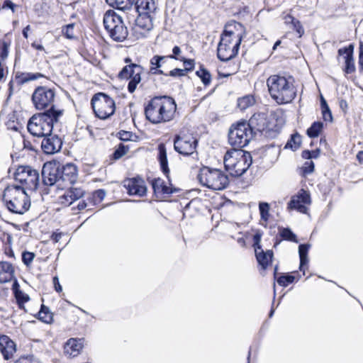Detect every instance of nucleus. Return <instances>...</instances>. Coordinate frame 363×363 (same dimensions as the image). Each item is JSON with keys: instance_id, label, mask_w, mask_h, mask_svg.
Instances as JSON below:
<instances>
[{"instance_id": "1", "label": "nucleus", "mask_w": 363, "mask_h": 363, "mask_svg": "<svg viewBox=\"0 0 363 363\" xmlns=\"http://www.w3.org/2000/svg\"><path fill=\"white\" fill-rule=\"evenodd\" d=\"M244 35L245 28L241 23L232 21L226 24L218 45V57L224 62L235 57Z\"/></svg>"}, {"instance_id": "2", "label": "nucleus", "mask_w": 363, "mask_h": 363, "mask_svg": "<svg viewBox=\"0 0 363 363\" xmlns=\"http://www.w3.org/2000/svg\"><path fill=\"white\" fill-rule=\"evenodd\" d=\"M177 110L174 100L169 96L152 99L145 108L146 118L152 123H160L173 119Z\"/></svg>"}, {"instance_id": "3", "label": "nucleus", "mask_w": 363, "mask_h": 363, "mask_svg": "<svg viewBox=\"0 0 363 363\" xmlns=\"http://www.w3.org/2000/svg\"><path fill=\"white\" fill-rule=\"evenodd\" d=\"M267 85L271 97L279 104L290 103L296 96L292 77L272 75L267 79Z\"/></svg>"}, {"instance_id": "4", "label": "nucleus", "mask_w": 363, "mask_h": 363, "mask_svg": "<svg viewBox=\"0 0 363 363\" xmlns=\"http://www.w3.org/2000/svg\"><path fill=\"white\" fill-rule=\"evenodd\" d=\"M62 116V111L52 108L43 113L35 114L28 123V130L34 136H47L57 125Z\"/></svg>"}, {"instance_id": "5", "label": "nucleus", "mask_w": 363, "mask_h": 363, "mask_svg": "<svg viewBox=\"0 0 363 363\" xmlns=\"http://www.w3.org/2000/svg\"><path fill=\"white\" fill-rule=\"evenodd\" d=\"M3 200L8 210L16 214H23L30 206L24 187L18 185L7 186L4 191Z\"/></svg>"}, {"instance_id": "6", "label": "nucleus", "mask_w": 363, "mask_h": 363, "mask_svg": "<svg viewBox=\"0 0 363 363\" xmlns=\"http://www.w3.org/2000/svg\"><path fill=\"white\" fill-rule=\"evenodd\" d=\"M224 165L226 171L233 177L242 175L252 164L250 152L241 149L228 150L224 156Z\"/></svg>"}, {"instance_id": "7", "label": "nucleus", "mask_w": 363, "mask_h": 363, "mask_svg": "<svg viewBox=\"0 0 363 363\" xmlns=\"http://www.w3.org/2000/svg\"><path fill=\"white\" fill-rule=\"evenodd\" d=\"M201 184L213 190H223L229 183L228 177L221 170L203 167L198 174Z\"/></svg>"}, {"instance_id": "8", "label": "nucleus", "mask_w": 363, "mask_h": 363, "mask_svg": "<svg viewBox=\"0 0 363 363\" xmlns=\"http://www.w3.org/2000/svg\"><path fill=\"white\" fill-rule=\"evenodd\" d=\"M104 24L110 37L115 41L122 42L128 36V29L121 16L113 11H108L104 16Z\"/></svg>"}, {"instance_id": "9", "label": "nucleus", "mask_w": 363, "mask_h": 363, "mask_svg": "<svg viewBox=\"0 0 363 363\" xmlns=\"http://www.w3.org/2000/svg\"><path fill=\"white\" fill-rule=\"evenodd\" d=\"M247 124L250 125L253 133L259 132L266 138H274L279 133V128L273 121L269 120L266 113H255L250 118Z\"/></svg>"}, {"instance_id": "10", "label": "nucleus", "mask_w": 363, "mask_h": 363, "mask_svg": "<svg viewBox=\"0 0 363 363\" xmlns=\"http://www.w3.org/2000/svg\"><path fill=\"white\" fill-rule=\"evenodd\" d=\"M253 132L250 125L246 121L232 125L228 133V142L230 145L239 149L248 145L252 138Z\"/></svg>"}, {"instance_id": "11", "label": "nucleus", "mask_w": 363, "mask_h": 363, "mask_svg": "<svg viewBox=\"0 0 363 363\" xmlns=\"http://www.w3.org/2000/svg\"><path fill=\"white\" fill-rule=\"evenodd\" d=\"M91 106L96 116L101 119L109 118L114 113L116 109L113 99L101 92L93 96Z\"/></svg>"}, {"instance_id": "12", "label": "nucleus", "mask_w": 363, "mask_h": 363, "mask_svg": "<svg viewBox=\"0 0 363 363\" xmlns=\"http://www.w3.org/2000/svg\"><path fill=\"white\" fill-rule=\"evenodd\" d=\"M14 178L16 182H20L24 187L28 190H36L39 184V173L37 170L30 166H20L17 168Z\"/></svg>"}, {"instance_id": "13", "label": "nucleus", "mask_w": 363, "mask_h": 363, "mask_svg": "<svg viewBox=\"0 0 363 363\" xmlns=\"http://www.w3.org/2000/svg\"><path fill=\"white\" fill-rule=\"evenodd\" d=\"M134 9L138 12L139 17L136 20L137 25L150 30L151 27V14L156 10L154 0H135Z\"/></svg>"}, {"instance_id": "14", "label": "nucleus", "mask_w": 363, "mask_h": 363, "mask_svg": "<svg viewBox=\"0 0 363 363\" xmlns=\"http://www.w3.org/2000/svg\"><path fill=\"white\" fill-rule=\"evenodd\" d=\"M55 93L53 89L47 86L37 87L32 95V101L36 109L43 110L46 108H55L53 102Z\"/></svg>"}, {"instance_id": "15", "label": "nucleus", "mask_w": 363, "mask_h": 363, "mask_svg": "<svg viewBox=\"0 0 363 363\" xmlns=\"http://www.w3.org/2000/svg\"><path fill=\"white\" fill-rule=\"evenodd\" d=\"M43 183L40 186L43 194H48L57 189L55 184L59 180V171L52 163H45L42 169Z\"/></svg>"}, {"instance_id": "16", "label": "nucleus", "mask_w": 363, "mask_h": 363, "mask_svg": "<svg viewBox=\"0 0 363 363\" xmlns=\"http://www.w3.org/2000/svg\"><path fill=\"white\" fill-rule=\"evenodd\" d=\"M143 67L136 64H131L125 66L120 72L119 76L123 79H130L128 85V90L130 93H133L136 89L137 85L141 81V74Z\"/></svg>"}, {"instance_id": "17", "label": "nucleus", "mask_w": 363, "mask_h": 363, "mask_svg": "<svg viewBox=\"0 0 363 363\" xmlns=\"http://www.w3.org/2000/svg\"><path fill=\"white\" fill-rule=\"evenodd\" d=\"M311 203V196L308 192L301 189L296 195L293 196L288 203L289 210H296L301 213H306L308 208L306 205Z\"/></svg>"}, {"instance_id": "18", "label": "nucleus", "mask_w": 363, "mask_h": 363, "mask_svg": "<svg viewBox=\"0 0 363 363\" xmlns=\"http://www.w3.org/2000/svg\"><path fill=\"white\" fill-rule=\"evenodd\" d=\"M197 140L191 135H178L174 140V150L179 154L189 155L192 154L196 147Z\"/></svg>"}, {"instance_id": "19", "label": "nucleus", "mask_w": 363, "mask_h": 363, "mask_svg": "<svg viewBox=\"0 0 363 363\" xmlns=\"http://www.w3.org/2000/svg\"><path fill=\"white\" fill-rule=\"evenodd\" d=\"M123 186L129 195L143 196L146 194L147 187L141 178H129L123 181Z\"/></svg>"}, {"instance_id": "20", "label": "nucleus", "mask_w": 363, "mask_h": 363, "mask_svg": "<svg viewBox=\"0 0 363 363\" xmlns=\"http://www.w3.org/2000/svg\"><path fill=\"white\" fill-rule=\"evenodd\" d=\"M62 145V142L60 138L55 134L50 133L47 136H44L41 143V147L45 154L52 155L59 152Z\"/></svg>"}, {"instance_id": "21", "label": "nucleus", "mask_w": 363, "mask_h": 363, "mask_svg": "<svg viewBox=\"0 0 363 363\" xmlns=\"http://www.w3.org/2000/svg\"><path fill=\"white\" fill-rule=\"evenodd\" d=\"M84 191L79 187H70L63 195L59 197V202L64 206H69L76 200L82 198Z\"/></svg>"}, {"instance_id": "22", "label": "nucleus", "mask_w": 363, "mask_h": 363, "mask_svg": "<svg viewBox=\"0 0 363 363\" xmlns=\"http://www.w3.org/2000/svg\"><path fill=\"white\" fill-rule=\"evenodd\" d=\"M44 77V75L41 73H32V72H17L15 74L13 80L10 82V89H12L13 84L16 83L17 85H23L30 81H35L40 78Z\"/></svg>"}, {"instance_id": "23", "label": "nucleus", "mask_w": 363, "mask_h": 363, "mask_svg": "<svg viewBox=\"0 0 363 363\" xmlns=\"http://www.w3.org/2000/svg\"><path fill=\"white\" fill-rule=\"evenodd\" d=\"M0 351L5 359H9L16 352V345L8 336L0 335Z\"/></svg>"}, {"instance_id": "24", "label": "nucleus", "mask_w": 363, "mask_h": 363, "mask_svg": "<svg viewBox=\"0 0 363 363\" xmlns=\"http://www.w3.org/2000/svg\"><path fill=\"white\" fill-rule=\"evenodd\" d=\"M169 60V57L167 56H161V55H154L150 61V71L153 74H166V72L162 67Z\"/></svg>"}, {"instance_id": "25", "label": "nucleus", "mask_w": 363, "mask_h": 363, "mask_svg": "<svg viewBox=\"0 0 363 363\" xmlns=\"http://www.w3.org/2000/svg\"><path fill=\"white\" fill-rule=\"evenodd\" d=\"M83 347L82 340L70 338L64 346V352L68 357L77 356Z\"/></svg>"}, {"instance_id": "26", "label": "nucleus", "mask_w": 363, "mask_h": 363, "mask_svg": "<svg viewBox=\"0 0 363 363\" xmlns=\"http://www.w3.org/2000/svg\"><path fill=\"white\" fill-rule=\"evenodd\" d=\"M340 55H343L345 63V72L347 73H352L355 70L354 60L352 57L353 46L350 45L348 47L341 48L338 50Z\"/></svg>"}, {"instance_id": "27", "label": "nucleus", "mask_w": 363, "mask_h": 363, "mask_svg": "<svg viewBox=\"0 0 363 363\" xmlns=\"http://www.w3.org/2000/svg\"><path fill=\"white\" fill-rule=\"evenodd\" d=\"M77 177V168L74 164L68 163L62 167L60 178L63 181L74 184Z\"/></svg>"}, {"instance_id": "28", "label": "nucleus", "mask_w": 363, "mask_h": 363, "mask_svg": "<svg viewBox=\"0 0 363 363\" xmlns=\"http://www.w3.org/2000/svg\"><path fill=\"white\" fill-rule=\"evenodd\" d=\"M255 252L259 264L262 266V269H265L272 262L273 252L270 250H267L264 252L261 246L257 247Z\"/></svg>"}, {"instance_id": "29", "label": "nucleus", "mask_w": 363, "mask_h": 363, "mask_svg": "<svg viewBox=\"0 0 363 363\" xmlns=\"http://www.w3.org/2000/svg\"><path fill=\"white\" fill-rule=\"evenodd\" d=\"M13 267L8 262H0V283H6L13 277Z\"/></svg>"}, {"instance_id": "30", "label": "nucleus", "mask_w": 363, "mask_h": 363, "mask_svg": "<svg viewBox=\"0 0 363 363\" xmlns=\"http://www.w3.org/2000/svg\"><path fill=\"white\" fill-rule=\"evenodd\" d=\"M158 160L162 172L167 175L169 172L165 145L161 143L158 145Z\"/></svg>"}, {"instance_id": "31", "label": "nucleus", "mask_w": 363, "mask_h": 363, "mask_svg": "<svg viewBox=\"0 0 363 363\" xmlns=\"http://www.w3.org/2000/svg\"><path fill=\"white\" fill-rule=\"evenodd\" d=\"M270 205L267 202L259 203V211L260 215L259 223L266 227L270 218Z\"/></svg>"}, {"instance_id": "32", "label": "nucleus", "mask_w": 363, "mask_h": 363, "mask_svg": "<svg viewBox=\"0 0 363 363\" xmlns=\"http://www.w3.org/2000/svg\"><path fill=\"white\" fill-rule=\"evenodd\" d=\"M152 186L156 194H170L173 193L172 189L160 178L155 179L152 182Z\"/></svg>"}, {"instance_id": "33", "label": "nucleus", "mask_w": 363, "mask_h": 363, "mask_svg": "<svg viewBox=\"0 0 363 363\" xmlns=\"http://www.w3.org/2000/svg\"><path fill=\"white\" fill-rule=\"evenodd\" d=\"M310 248V245L301 244L298 247V254L300 257V267L299 269L305 273V266L308 264V252Z\"/></svg>"}, {"instance_id": "34", "label": "nucleus", "mask_w": 363, "mask_h": 363, "mask_svg": "<svg viewBox=\"0 0 363 363\" xmlns=\"http://www.w3.org/2000/svg\"><path fill=\"white\" fill-rule=\"evenodd\" d=\"M111 6L121 11H128L133 9L135 0H106Z\"/></svg>"}, {"instance_id": "35", "label": "nucleus", "mask_w": 363, "mask_h": 363, "mask_svg": "<svg viewBox=\"0 0 363 363\" xmlns=\"http://www.w3.org/2000/svg\"><path fill=\"white\" fill-rule=\"evenodd\" d=\"M13 289L14 291L15 297L20 308H23V305L29 301L28 295L23 293L18 289V284H17V282L14 283Z\"/></svg>"}, {"instance_id": "36", "label": "nucleus", "mask_w": 363, "mask_h": 363, "mask_svg": "<svg viewBox=\"0 0 363 363\" xmlns=\"http://www.w3.org/2000/svg\"><path fill=\"white\" fill-rule=\"evenodd\" d=\"M323 128L322 122L315 121L312 123L311 127L307 130V135L310 138H317L321 133Z\"/></svg>"}, {"instance_id": "37", "label": "nucleus", "mask_w": 363, "mask_h": 363, "mask_svg": "<svg viewBox=\"0 0 363 363\" xmlns=\"http://www.w3.org/2000/svg\"><path fill=\"white\" fill-rule=\"evenodd\" d=\"M320 106H321V110H322V116L323 118L326 122H332L333 121V116L332 113L329 108V106L327 104L326 101L325 99L321 96L320 99Z\"/></svg>"}, {"instance_id": "38", "label": "nucleus", "mask_w": 363, "mask_h": 363, "mask_svg": "<svg viewBox=\"0 0 363 363\" xmlns=\"http://www.w3.org/2000/svg\"><path fill=\"white\" fill-rule=\"evenodd\" d=\"M196 74L201 79L204 85H208L211 82V75L210 72L201 66L199 69L196 72Z\"/></svg>"}, {"instance_id": "39", "label": "nucleus", "mask_w": 363, "mask_h": 363, "mask_svg": "<svg viewBox=\"0 0 363 363\" xmlns=\"http://www.w3.org/2000/svg\"><path fill=\"white\" fill-rule=\"evenodd\" d=\"M255 104V99L252 96H245L238 99V106L243 111Z\"/></svg>"}, {"instance_id": "40", "label": "nucleus", "mask_w": 363, "mask_h": 363, "mask_svg": "<svg viewBox=\"0 0 363 363\" xmlns=\"http://www.w3.org/2000/svg\"><path fill=\"white\" fill-rule=\"evenodd\" d=\"M38 318L44 323H49L52 319V313L48 308L43 306L38 313Z\"/></svg>"}, {"instance_id": "41", "label": "nucleus", "mask_w": 363, "mask_h": 363, "mask_svg": "<svg viewBox=\"0 0 363 363\" xmlns=\"http://www.w3.org/2000/svg\"><path fill=\"white\" fill-rule=\"evenodd\" d=\"M301 137L298 135H293L291 139L287 142L286 148H291L292 150H296L301 145Z\"/></svg>"}, {"instance_id": "42", "label": "nucleus", "mask_w": 363, "mask_h": 363, "mask_svg": "<svg viewBox=\"0 0 363 363\" xmlns=\"http://www.w3.org/2000/svg\"><path fill=\"white\" fill-rule=\"evenodd\" d=\"M280 235L282 238L284 240L298 242L296 239V235L289 229V228H283L280 231Z\"/></svg>"}, {"instance_id": "43", "label": "nucleus", "mask_w": 363, "mask_h": 363, "mask_svg": "<svg viewBox=\"0 0 363 363\" xmlns=\"http://www.w3.org/2000/svg\"><path fill=\"white\" fill-rule=\"evenodd\" d=\"M295 280V277L291 275L281 276L277 279V283L282 286H287Z\"/></svg>"}, {"instance_id": "44", "label": "nucleus", "mask_w": 363, "mask_h": 363, "mask_svg": "<svg viewBox=\"0 0 363 363\" xmlns=\"http://www.w3.org/2000/svg\"><path fill=\"white\" fill-rule=\"evenodd\" d=\"M181 53H182L181 48L179 46L175 45L172 49V54L169 55H167V56L169 57V59H174L176 60L181 61V60H183V57H184L181 56Z\"/></svg>"}, {"instance_id": "45", "label": "nucleus", "mask_w": 363, "mask_h": 363, "mask_svg": "<svg viewBox=\"0 0 363 363\" xmlns=\"http://www.w3.org/2000/svg\"><path fill=\"white\" fill-rule=\"evenodd\" d=\"M303 174H309L314 171V163L311 160H307L302 167Z\"/></svg>"}, {"instance_id": "46", "label": "nucleus", "mask_w": 363, "mask_h": 363, "mask_svg": "<svg viewBox=\"0 0 363 363\" xmlns=\"http://www.w3.org/2000/svg\"><path fill=\"white\" fill-rule=\"evenodd\" d=\"M34 257L35 255L33 252H24L22 254V261L27 266H28L33 262Z\"/></svg>"}, {"instance_id": "47", "label": "nucleus", "mask_w": 363, "mask_h": 363, "mask_svg": "<svg viewBox=\"0 0 363 363\" xmlns=\"http://www.w3.org/2000/svg\"><path fill=\"white\" fill-rule=\"evenodd\" d=\"M186 74V70L184 69L176 68L171 70L169 73H166L165 76H170L172 77H183Z\"/></svg>"}, {"instance_id": "48", "label": "nucleus", "mask_w": 363, "mask_h": 363, "mask_svg": "<svg viewBox=\"0 0 363 363\" xmlns=\"http://www.w3.org/2000/svg\"><path fill=\"white\" fill-rule=\"evenodd\" d=\"M181 62H183L184 65V69L186 70V73L189 71H191L194 69V61L193 60L186 59L185 57H183V60H181Z\"/></svg>"}, {"instance_id": "49", "label": "nucleus", "mask_w": 363, "mask_h": 363, "mask_svg": "<svg viewBox=\"0 0 363 363\" xmlns=\"http://www.w3.org/2000/svg\"><path fill=\"white\" fill-rule=\"evenodd\" d=\"M14 363H38V361L33 356L21 357Z\"/></svg>"}, {"instance_id": "50", "label": "nucleus", "mask_w": 363, "mask_h": 363, "mask_svg": "<svg viewBox=\"0 0 363 363\" xmlns=\"http://www.w3.org/2000/svg\"><path fill=\"white\" fill-rule=\"evenodd\" d=\"M73 30L74 25L69 24L65 28V29H63L62 32L67 38L72 39L74 37Z\"/></svg>"}, {"instance_id": "51", "label": "nucleus", "mask_w": 363, "mask_h": 363, "mask_svg": "<svg viewBox=\"0 0 363 363\" xmlns=\"http://www.w3.org/2000/svg\"><path fill=\"white\" fill-rule=\"evenodd\" d=\"M8 56V45L6 42H0V57L4 60Z\"/></svg>"}, {"instance_id": "52", "label": "nucleus", "mask_w": 363, "mask_h": 363, "mask_svg": "<svg viewBox=\"0 0 363 363\" xmlns=\"http://www.w3.org/2000/svg\"><path fill=\"white\" fill-rule=\"evenodd\" d=\"M293 28L297 32L298 34V37H301L304 33V29L303 28L299 21H296L293 25Z\"/></svg>"}, {"instance_id": "53", "label": "nucleus", "mask_w": 363, "mask_h": 363, "mask_svg": "<svg viewBox=\"0 0 363 363\" xmlns=\"http://www.w3.org/2000/svg\"><path fill=\"white\" fill-rule=\"evenodd\" d=\"M94 198L98 201H101L106 196V192L103 189H99L94 191Z\"/></svg>"}, {"instance_id": "54", "label": "nucleus", "mask_w": 363, "mask_h": 363, "mask_svg": "<svg viewBox=\"0 0 363 363\" xmlns=\"http://www.w3.org/2000/svg\"><path fill=\"white\" fill-rule=\"evenodd\" d=\"M126 153V150L124 146H120L113 153L116 159H119Z\"/></svg>"}, {"instance_id": "55", "label": "nucleus", "mask_w": 363, "mask_h": 363, "mask_svg": "<svg viewBox=\"0 0 363 363\" xmlns=\"http://www.w3.org/2000/svg\"><path fill=\"white\" fill-rule=\"evenodd\" d=\"M16 6V5L13 4L11 1L6 0L4 3L2 9H10L12 11V12L14 13Z\"/></svg>"}, {"instance_id": "56", "label": "nucleus", "mask_w": 363, "mask_h": 363, "mask_svg": "<svg viewBox=\"0 0 363 363\" xmlns=\"http://www.w3.org/2000/svg\"><path fill=\"white\" fill-rule=\"evenodd\" d=\"M261 237H262V235L259 233H257L256 234L254 235L253 245H254L255 249L257 247L260 246L259 242L261 241Z\"/></svg>"}, {"instance_id": "57", "label": "nucleus", "mask_w": 363, "mask_h": 363, "mask_svg": "<svg viewBox=\"0 0 363 363\" xmlns=\"http://www.w3.org/2000/svg\"><path fill=\"white\" fill-rule=\"evenodd\" d=\"M52 282L55 286V289L57 292H61L62 290V288L59 282V279L57 277H54L52 279Z\"/></svg>"}, {"instance_id": "58", "label": "nucleus", "mask_w": 363, "mask_h": 363, "mask_svg": "<svg viewBox=\"0 0 363 363\" xmlns=\"http://www.w3.org/2000/svg\"><path fill=\"white\" fill-rule=\"evenodd\" d=\"M284 22L286 24H291V25H293L297 21L290 14H286V16H284Z\"/></svg>"}, {"instance_id": "59", "label": "nucleus", "mask_w": 363, "mask_h": 363, "mask_svg": "<svg viewBox=\"0 0 363 363\" xmlns=\"http://www.w3.org/2000/svg\"><path fill=\"white\" fill-rule=\"evenodd\" d=\"M63 235V233H60V232H55L52 234L51 235V239L55 242H58L62 236Z\"/></svg>"}, {"instance_id": "60", "label": "nucleus", "mask_w": 363, "mask_h": 363, "mask_svg": "<svg viewBox=\"0 0 363 363\" xmlns=\"http://www.w3.org/2000/svg\"><path fill=\"white\" fill-rule=\"evenodd\" d=\"M359 65L363 68V44H361L359 46Z\"/></svg>"}, {"instance_id": "61", "label": "nucleus", "mask_w": 363, "mask_h": 363, "mask_svg": "<svg viewBox=\"0 0 363 363\" xmlns=\"http://www.w3.org/2000/svg\"><path fill=\"white\" fill-rule=\"evenodd\" d=\"M31 46L32 48H35V50H44V47L41 45V44H39V43H37L35 42L31 44Z\"/></svg>"}, {"instance_id": "62", "label": "nucleus", "mask_w": 363, "mask_h": 363, "mask_svg": "<svg viewBox=\"0 0 363 363\" xmlns=\"http://www.w3.org/2000/svg\"><path fill=\"white\" fill-rule=\"evenodd\" d=\"M310 154L311 156V159H313V158L315 159L319 156L320 151H319V150L310 151Z\"/></svg>"}, {"instance_id": "63", "label": "nucleus", "mask_w": 363, "mask_h": 363, "mask_svg": "<svg viewBox=\"0 0 363 363\" xmlns=\"http://www.w3.org/2000/svg\"><path fill=\"white\" fill-rule=\"evenodd\" d=\"M86 207V203L84 201H81L77 205V208L79 211L84 209Z\"/></svg>"}, {"instance_id": "64", "label": "nucleus", "mask_w": 363, "mask_h": 363, "mask_svg": "<svg viewBox=\"0 0 363 363\" xmlns=\"http://www.w3.org/2000/svg\"><path fill=\"white\" fill-rule=\"evenodd\" d=\"M357 158L360 163L363 164V151H360L357 155Z\"/></svg>"}]
</instances>
